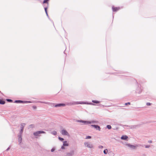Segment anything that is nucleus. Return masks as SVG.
I'll return each instance as SVG.
<instances>
[{
	"mask_svg": "<svg viewBox=\"0 0 156 156\" xmlns=\"http://www.w3.org/2000/svg\"><path fill=\"white\" fill-rule=\"evenodd\" d=\"M84 145L85 146L88 148H92L93 147V145L90 143L89 142H86L84 143Z\"/></svg>",
	"mask_w": 156,
	"mask_h": 156,
	"instance_id": "obj_1",
	"label": "nucleus"
},
{
	"mask_svg": "<svg viewBox=\"0 0 156 156\" xmlns=\"http://www.w3.org/2000/svg\"><path fill=\"white\" fill-rule=\"evenodd\" d=\"M62 134L64 135L69 136L68 132L65 129H62L61 131Z\"/></svg>",
	"mask_w": 156,
	"mask_h": 156,
	"instance_id": "obj_2",
	"label": "nucleus"
},
{
	"mask_svg": "<svg viewBox=\"0 0 156 156\" xmlns=\"http://www.w3.org/2000/svg\"><path fill=\"white\" fill-rule=\"evenodd\" d=\"M45 133V132L43 131H38L35 132H34V134L35 136H38L39 135V134L40 133Z\"/></svg>",
	"mask_w": 156,
	"mask_h": 156,
	"instance_id": "obj_3",
	"label": "nucleus"
},
{
	"mask_svg": "<svg viewBox=\"0 0 156 156\" xmlns=\"http://www.w3.org/2000/svg\"><path fill=\"white\" fill-rule=\"evenodd\" d=\"M76 104H90L91 105H94V104H92V103H88L86 102H77L76 103Z\"/></svg>",
	"mask_w": 156,
	"mask_h": 156,
	"instance_id": "obj_4",
	"label": "nucleus"
},
{
	"mask_svg": "<svg viewBox=\"0 0 156 156\" xmlns=\"http://www.w3.org/2000/svg\"><path fill=\"white\" fill-rule=\"evenodd\" d=\"M77 122H83L84 124H90L91 123V122H89V121H83L82 120H78Z\"/></svg>",
	"mask_w": 156,
	"mask_h": 156,
	"instance_id": "obj_5",
	"label": "nucleus"
},
{
	"mask_svg": "<svg viewBox=\"0 0 156 156\" xmlns=\"http://www.w3.org/2000/svg\"><path fill=\"white\" fill-rule=\"evenodd\" d=\"M120 9V8L119 7H114V6L112 7V9L113 11L114 12H116L118 11Z\"/></svg>",
	"mask_w": 156,
	"mask_h": 156,
	"instance_id": "obj_6",
	"label": "nucleus"
},
{
	"mask_svg": "<svg viewBox=\"0 0 156 156\" xmlns=\"http://www.w3.org/2000/svg\"><path fill=\"white\" fill-rule=\"evenodd\" d=\"M91 126L94 127L96 129H98V130H100V126H98L94 125H92Z\"/></svg>",
	"mask_w": 156,
	"mask_h": 156,
	"instance_id": "obj_7",
	"label": "nucleus"
},
{
	"mask_svg": "<svg viewBox=\"0 0 156 156\" xmlns=\"http://www.w3.org/2000/svg\"><path fill=\"white\" fill-rule=\"evenodd\" d=\"M127 146L128 147H130V148H132L133 149H135L136 147L135 146H134L129 144H127Z\"/></svg>",
	"mask_w": 156,
	"mask_h": 156,
	"instance_id": "obj_8",
	"label": "nucleus"
},
{
	"mask_svg": "<svg viewBox=\"0 0 156 156\" xmlns=\"http://www.w3.org/2000/svg\"><path fill=\"white\" fill-rule=\"evenodd\" d=\"M66 105L65 104H59L56 105L55 106V107H60L62 106H64Z\"/></svg>",
	"mask_w": 156,
	"mask_h": 156,
	"instance_id": "obj_9",
	"label": "nucleus"
},
{
	"mask_svg": "<svg viewBox=\"0 0 156 156\" xmlns=\"http://www.w3.org/2000/svg\"><path fill=\"white\" fill-rule=\"evenodd\" d=\"M128 138V137L126 136H123L121 137V139L122 140H126Z\"/></svg>",
	"mask_w": 156,
	"mask_h": 156,
	"instance_id": "obj_10",
	"label": "nucleus"
},
{
	"mask_svg": "<svg viewBox=\"0 0 156 156\" xmlns=\"http://www.w3.org/2000/svg\"><path fill=\"white\" fill-rule=\"evenodd\" d=\"M25 124L24 123H22L21 124V131H23V127H24V126H25Z\"/></svg>",
	"mask_w": 156,
	"mask_h": 156,
	"instance_id": "obj_11",
	"label": "nucleus"
},
{
	"mask_svg": "<svg viewBox=\"0 0 156 156\" xmlns=\"http://www.w3.org/2000/svg\"><path fill=\"white\" fill-rule=\"evenodd\" d=\"M63 146H68V144L67 143L66 141L63 142Z\"/></svg>",
	"mask_w": 156,
	"mask_h": 156,
	"instance_id": "obj_12",
	"label": "nucleus"
},
{
	"mask_svg": "<svg viewBox=\"0 0 156 156\" xmlns=\"http://www.w3.org/2000/svg\"><path fill=\"white\" fill-rule=\"evenodd\" d=\"M92 102L93 103L98 104L100 102V101H96V100H93L92 101Z\"/></svg>",
	"mask_w": 156,
	"mask_h": 156,
	"instance_id": "obj_13",
	"label": "nucleus"
},
{
	"mask_svg": "<svg viewBox=\"0 0 156 156\" xmlns=\"http://www.w3.org/2000/svg\"><path fill=\"white\" fill-rule=\"evenodd\" d=\"M5 102L3 100H0V104H5Z\"/></svg>",
	"mask_w": 156,
	"mask_h": 156,
	"instance_id": "obj_14",
	"label": "nucleus"
},
{
	"mask_svg": "<svg viewBox=\"0 0 156 156\" xmlns=\"http://www.w3.org/2000/svg\"><path fill=\"white\" fill-rule=\"evenodd\" d=\"M108 152V151L107 149H106L104 151V153L105 154H106Z\"/></svg>",
	"mask_w": 156,
	"mask_h": 156,
	"instance_id": "obj_15",
	"label": "nucleus"
},
{
	"mask_svg": "<svg viewBox=\"0 0 156 156\" xmlns=\"http://www.w3.org/2000/svg\"><path fill=\"white\" fill-rule=\"evenodd\" d=\"M73 152L72 151V152H71V153H68L67 155L68 156H71V155H73Z\"/></svg>",
	"mask_w": 156,
	"mask_h": 156,
	"instance_id": "obj_16",
	"label": "nucleus"
},
{
	"mask_svg": "<svg viewBox=\"0 0 156 156\" xmlns=\"http://www.w3.org/2000/svg\"><path fill=\"white\" fill-rule=\"evenodd\" d=\"M48 0H44V2H43V3H47L48 5Z\"/></svg>",
	"mask_w": 156,
	"mask_h": 156,
	"instance_id": "obj_17",
	"label": "nucleus"
},
{
	"mask_svg": "<svg viewBox=\"0 0 156 156\" xmlns=\"http://www.w3.org/2000/svg\"><path fill=\"white\" fill-rule=\"evenodd\" d=\"M15 102L16 103H22L23 102V101H20V100H18V101H15Z\"/></svg>",
	"mask_w": 156,
	"mask_h": 156,
	"instance_id": "obj_18",
	"label": "nucleus"
},
{
	"mask_svg": "<svg viewBox=\"0 0 156 156\" xmlns=\"http://www.w3.org/2000/svg\"><path fill=\"white\" fill-rule=\"evenodd\" d=\"M107 126L108 128L109 129H111L112 128L111 126L110 125H108Z\"/></svg>",
	"mask_w": 156,
	"mask_h": 156,
	"instance_id": "obj_19",
	"label": "nucleus"
},
{
	"mask_svg": "<svg viewBox=\"0 0 156 156\" xmlns=\"http://www.w3.org/2000/svg\"><path fill=\"white\" fill-rule=\"evenodd\" d=\"M44 9H45V12L46 13V14H47V15H48V13H47V7H45L44 8Z\"/></svg>",
	"mask_w": 156,
	"mask_h": 156,
	"instance_id": "obj_20",
	"label": "nucleus"
},
{
	"mask_svg": "<svg viewBox=\"0 0 156 156\" xmlns=\"http://www.w3.org/2000/svg\"><path fill=\"white\" fill-rule=\"evenodd\" d=\"M52 134H53L54 135H56V134H57V132L55 131H53L52 132Z\"/></svg>",
	"mask_w": 156,
	"mask_h": 156,
	"instance_id": "obj_21",
	"label": "nucleus"
},
{
	"mask_svg": "<svg viewBox=\"0 0 156 156\" xmlns=\"http://www.w3.org/2000/svg\"><path fill=\"white\" fill-rule=\"evenodd\" d=\"M19 142L20 143H21V140H22V138L21 137H20L19 138Z\"/></svg>",
	"mask_w": 156,
	"mask_h": 156,
	"instance_id": "obj_22",
	"label": "nucleus"
},
{
	"mask_svg": "<svg viewBox=\"0 0 156 156\" xmlns=\"http://www.w3.org/2000/svg\"><path fill=\"white\" fill-rule=\"evenodd\" d=\"M58 139L60 140L61 141H63L64 140V139L63 138H61L60 137H59Z\"/></svg>",
	"mask_w": 156,
	"mask_h": 156,
	"instance_id": "obj_23",
	"label": "nucleus"
},
{
	"mask_svg": "<svg viewBox=\"0 0 156 156\" xmlns=\"http://www.w3.org/2000/svg\"><path fill=\"white\" fill-rule=\"evenodd\" d=\"M91 138V137L90 136H87L86 138V139H90Z\"/></svg>",
	"mask_w": 156,
	"mask_h": 156,
	"instance_id": "obj_24",
	"label": "nucleus"
},
{
	"mask_svg": "<svg viewBox=\"0 0 156 156\" xmlns=\"http://www.w3.org/2000/svg\"><path fill=\"white\" fill-rule=\"evenodd\" d=\"M7 101H8L11 102H12V100L11 99H7Z\"/></svg>",
	"mask_w": 156,
	"mask_h": 156,
	"instance_id": "obj_25",
	"label": "nucleus"
},
{
	"mask_svg": "<svg viewBox=\"0 0 156 156\" xmlns=\"http://www.w3.org/2000/svg\"><path fill=\"white\" fill-rule=\"evenodd\" d=\"M151 104L150 103L148 102L147 103V105L148 106L150 105Z\"/></svg>",
	"mask_w": 156,
	"mask_h": 156,
	"instance_id": "obj_26",
	"label": "nucleus"
},
{
	"mask_svg": "<svg viewBox=\"0 0 156 156\" xmlns=\"http://www.w3.org/2000/svg\"><path fill=\"white\" fill-rule=\"evenodd\" d=\"M99 148H103V146H99Z\"/></svg>",
	"mask_w": 156,
	"mask_h": 156,
	"instance_id": "obj_27",
	"label": "nucleus"
},
{
	"mask_svg": "<svg viewBox=\"0 0 156 156\" xmlns=\"http://www.w3.org/2000/svg\"><path fill=\"white\" fill-rule=\"evenodd\" d=\"M130 105V102H128L127 103H125V105Z\"/></svg>",
	"mask_w": 156,
	"mask_h": 156,
	"instance_id": "obj_28",
	"label": "nucleus"
},
{
	"mask_svg": "<svg viewBox=\"0 0 156 156\" xmlns=\"http://www.w3.org/2000/svg\"><path fill=\"white\" fill-rule=\"evenodd\" d=\"M62 149H64L65 148L63 146L62 147Z\"/></svg>",
	"mask_w": 156,
	"mask_h": 156,
	"instance_id": "obj_29",
	"label": "nucleus"
},
{
	"mask_svg": "<svg viewBox=\"0 0 156 156\" xmlns=\"http://www.w3.org/2000/svg\"><path fill=\"white\" fill-rule=\"evenodd\" d=\"M54 149H52L51 150V152H53L54 151Z\"/></svg>",
	"mask_w": 156,
	"mask_h": 156,
	"instance_id": "obj_30",
	"label": "nucleus"
},
{
	"mask_svg": "<svg viewBox=\"0 0 156 156\" xmlns=\"http://www.w3.org/2000/svg\"><path fill=\"white\" fill-rule=\"evenodd\" d=\"M149 147V146H146V148H148Z\"/></svg>",
	"mask_w": 156,
	"mask_h": 156,
	"instance_id": "obj_31",
	"label": "nucleus"
},
{
	"mask_svg": "<svg viewBox=\"0 0 156 156\" xmlns=\"http://www.w3.org/2000/svg\"><path fill=\"white\" fill-rule=\"evenodd\" d=\"M149 142L150 143H152V141H151H151H149Z\"/></svg>",
	"mask_w": 156,
	"mask_h": 156,
	"instance_id": "obj_32",
	"label": "nucleus"
}]
</instances>
